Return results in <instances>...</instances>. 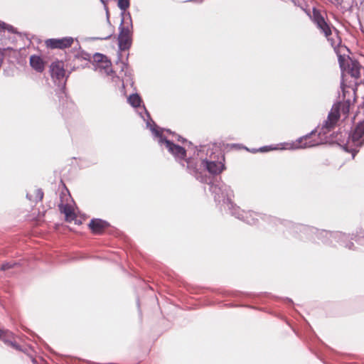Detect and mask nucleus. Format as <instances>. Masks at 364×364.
Returning <instances> with one entry per match:
<instances>
[{
    "mask_svg": "<svg viewBox=\"0 0 364 364\" xmlns=\"http://www.w3.org/2000/svg\"><path fill=\"white\" fill-rule=\"evenodd\" d=\"M311 19L320 31V33H322L330 43L336 53H339L342 40L337 29L326 20V18L318 9L315 8L313 9Z\"/></svg>",
    "mask_w": 364,
    "mask_h": 364,
    "instance_id": "obj_1",
    "label": "nucleus"
},
{
    "mask_svg": "<svg viewBox=\"0 0 364 364\" xmlns=\"http://www.w3.org/2000/svg\"><path fill=\"white\" fill-rule=\"evenodd\" d=\"M364 144V119L358 122L351 130L348 138L347 143L344 146L346 151L352 154L354 159L358 152V148Z\"/></svg>",
    "mask_w": 364,
    "mask_h": 364,
    "instance_id": "obj_2",
    "label": "nucleus"
},
{
    "mask_svg": "<svg viewBox=\"0 0 364 364\" xmlns=\"http://www.w3.org/2000/svg\"><path fill=\"white\" fill-rule=\"evenodd\" d=\"M350 111V103L348 102L338 103L333 106L331 112L328 114L327 119L322 127L323 129H326V132H328L336 126L341 114H343L345 117H347Z\"/></svg>",
    "mask_w": 364,
    "mask_h": 364,
    "instance_id": "obj_3",
    "label": "nucleus"
},
{
    "mask_svg": "<svg viewBox=\"0 0 364 364\" xmlns=\"http://www.w3.org/2000/svg\"><path fill=\"white\" fill-rule=\"evenodd\" d=\"M338 55V60L341 68L346 70L355 79L360 77L361 66L356 60H353L350 58L345 59L341 55Z\"/></svg>",
    "mask_w": 364,
    "mask_h": 364,
    "instance_id": "obj_4",
    "label": "nucleus"
},
{
    "mask_svg": "<svg viewBox=\"0 0 364 364\" xmlns=\"http://www.w3.org/2000/svg\"><path fill=\"white\" fill-rule=\"evenodd\" d=\"M186 162L188 168L193 172L196 178L201 182H205V178L202 176L203 173L205 171V160L188 159Z\"/></svg>",
    "mask_w": 364,
    "mask_h": 364,
    "instance_id": "obj_5",
    "label": "nucleus"
},
{
    "mask_svg": "<svg viewBox=\"0 0 364 364\" xmlns=\"http://www.w3.org/2000/svg\"><path fill=\"white\" fill-rule=\"evenodd\" d=\"M74 39L72 37L50 38L45 41L47 48L50 49H65L72 46Z\"/></svg>",
    "mask_w": 364,
    "mask_h": 364,
    "instance_id": "obj_6",
    "label": "nucleus"
},
{
    "mask_svg": "<svg viewBox=\"0 0 364 364\" xmlns=\"http://www.w3.org/2000/svg\"><path fill=\"white\" fill-rule=\"evenodd\" d=\"M159 143L164 144L168 150L175 156L180 159H184L186 157V151L182 146L173 144L170 140L163 137L162 136H160Z\"/></svg>",
    "mask_w": 364,
    "mask_h": 364,
    "instance_id": "obj_7",
    "label": "nucleus"
},
{
    "mask_svg": "<svg viewBox=\"0 0 364 364\" xmlns=\"http://www.w3.org/2000/svg\"><path fill=\"white\" fill-rule=\"evenodd\" d=\"M51 77L60 83L65 77V65L62 60L53 62L50 66Z\"/></svg>",
    "mask_w": 364,
    "mask_h": 364,
    "instance_id": "obj_8",
    "label": "nucleus"
},
{
    "mask_svg": "<svg viewBox=\"0 0 364 364\" xmlns=\"http://www.w3.org/2000/svg\"><path fill=\"white\" fill-rule=\"evenodd\" d=\"M316 136V132L312 131L311 133L301 137L299 140V147L305 149L316 146L319 144L318 141L315 138Z\"/></svg>",
    "mask_w": 364,
    "mask_h": 364,
    "instance_id": "obj_9",
    "label": "nucleus"
},
{
    "mask_svg": "<svg viewBox=\"0 0 364 364\" xmlns=\"http://www.w3.org/2000/svg\"><path fill=\"white\" fill-rule=\"evenodd\" d=\"M119 47L121 50L129 48L132 43L130 32L128 28H122L118 37Z\"/></svg>",
    "mask_w": 364,
    "mask_h": 364,
    "instance_id": "obj_10",
    "label": "nucleus"
},
{
    "mask_svg": "<svg viewBox=\"0 0 364 364\" xmlns=\"http://www.w3.org/2000/svg\"><path fill=\"white\" fill-rule=\"evenodd\" d=\"M0 340L3 341L6 344L10 346L14 349L21 350L20 346L15 341L14 333L8 330L0 328Z\"/></svg>",
    "mask_w": 364,
    "mask_h": 364,
    "instance_id": "obj_11",
    "label": "nucleus"
},
{
    "mask_svg": "<svg viewBox=\"0 0 364 364\" xmlns=\"http://www.w3.org/2000/svg\"><path fill=\"white\" fill-rule=\"evenodd\" d=\"M88 226L92 233L95 235H100L107 228L108 224L100 219H92L90 222Z\"/></svg>",
    "mask_w": 364,
    "mask_h": 364,
    "instance_id": "obj_12",
    "label": "nucleus"
},
{
    "mask_svg": "<svg viewBox=\"0 0 364 364\" xmlns=\"http://www.w3.org/2000/svg\"><path fill=\"white\" fill-rule=\"evenodd\" d=\"M205 171L212 174H219L225 169V165L222 162L208 161L205 160Z\"/></svg>",
    "mask_w": 364,
    "mask_h": 364,
    "instance_id": "obj_13",
    "label": "nucleus"
},
{
    "mask_svg": "<svg viewBox=\"0 0 364 364\" xmlns=\"http://www.w3.org/2000/svg\"><path fill=\"white\" fill-rule=\"evenodd\" d=\"M29 63L32 68L38 73H42L45 69V62L38 55H31Z\"/></svg>",
    "mask_w": 364,
    "mask_h": 364,
    "instance_id": "obj_14",
    "label": "nucleus"
},
{
    "mask_svg": "<svg viewBox=\"0 0 364 364\" xmlns=\"http://www.w3.org/2000/svg\"><path fill=\"white\" fill-rule=\"evenodd\" d=\"M58 207L60 213L65 215L66 221L70 222L74 219L75 214L71 205L61 203Z\"/></svg>",
    "mask_w": 364,
    "mask_h": 364,
    "instance_id": "obj_15",
    "label": "nucleus"
},
{
    "mask_svg": "<svg viewBox=\"0 0 364 364\" xmlns=\"http://www.w3.org/2000/svg\"><path fill=\"white\" fill-rule=\"evenodd\" d=\"M97 69H99L100 72H104L106 75H109L112 72V63L107 58L102 63H100L97 65Z\"/></svg>",
    "mask_w": 364,
    "mask_h": 364,
    "instance_id": "obj_16",
    "label": "nucleus"
},
{
    "mask_svg": "<svg viewBox=\"0 0 364 364\" xmlns=\"http://www.w3.org/2000/svg\"><path fill=\"white\" fill-rule=\"evenodd\" d=\"M128 102L134 107H139L141 103V99L138 94H132L128 97Z\"/></svg>",
    "mask_w": 364,
    "mask_h": 364,
    "instance_id": "obj_17",
    "label": "nucleus"
},
{
    "mask_svg": "<svg viewBox=\"0 0 364 364\" xmlns=\"http://www.w3.org/2000/svg\"><path fill=\"white\" fill-rule=\"evenodd\" d=\"M7 31L9 33H16V29L11 25L6 24L3 21H0V32Z\"/></svg>",
    "mask_w": 364,
    "mask_h": 364,
    "instance_id": "obj_18",
    "label": "nucleus"
},
{
    "mask_svg": "<svg viewBox=\"0 0 364 364\" xmlns=\"http://www.w3.org/2000/svg\"><path fill=\"white\" fill-rule=\"evenodd\" d=\"M117 5L122 11H125L129 7V0H118Z\"/></svg>",
    "mask_w": 364,
    "mask_h": 364,
    "instance_id": "obj_19",
    "label": "nucleus"
},
{
    "mask_svg": "<svg viewBox=\"0 0 364 364\" xmlns=\"http://www.w3.org/2000/svg\"><path fill=\"white\" fill-rule=\"evenodd\" d=\"M107 58V56L100 53H96L94 55V61L96 63L97 65L100 63H102Z\"/></svg>",
    "mask_w": 364,
    "mask_h": 364,
    "instance_id": "obj_20",
    "label": "nucleus"
},
{
    "mask_svg": "<svg viewBox=\"0 0 364 364\" xmlns=\"http://www.w3.org/2000/svg\"><path fill=\"white\" fill-rule=\"evenodd\" d=\"M17 264L14 262H7L1 264V270L5 271L9 269L13 268L14 266H16Z\"/></svg>",
    "mask_w": 364,
    "mask_h": 364,
    "instance_id": "obj_21",
    "label": "nucleus"
},
{
    "mask_svg": "<svg viewBox=\"0 0 364 364\" xmlns=\"http://www.w3.org/2000/svg\"><path fill=\"white\" fill-rule=\"evenodd\" d=\"M66 95L65 93L64 88H62L59 92L58 93V98L59 100V102L61 101L63 102L65 100Z\"/></svg>",
    "mask_w": 364,
    "mask_h": 364,
    "instance_id": "obj_22",
    "label": "nucleus"
},
{
    "mask_svg": "<svg viewBox=\"0 0 364 364\" xmlns=\"http://www.w3.org/2000/svg\"><path fill=\"white\" fill-rule=\"evenodd\" d=\"M272 149L269 146H263L259 149V151L265 152L272 150Z\"/></svg>",
    "mask_w": 364,
    "mask_h": 364,
    "instance_id": "obj_23",
    "label": "nucleus"
}]
</instances>
